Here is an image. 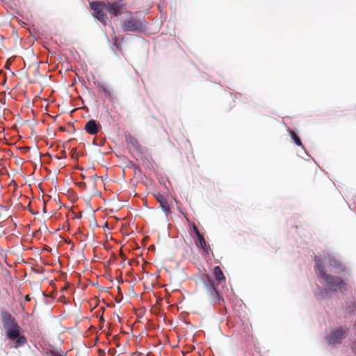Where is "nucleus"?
<instances>
[{
    "label": "nucleus",
    "instance_id": "1",
    "mask_svg": "<svg viewBox=\"0 0 356 356\" xmlns=\"http://www.w3.org/2000/svg\"><path fill=\"white\" fill-rule=\"evenodd\" d=\"M1 321L6 330V336L10 341H15V347L24 346L27 343L24 335L21 334L22 327L18 325L15 318L6 310L1 313Z\"/></svg>",
    "mask_w": 356,
    "mask_h": 356
},
{
    "label": "nucleus",
    "instance_id": "2",
    "mask_svg": "<svg viewBox=\"0 0 356 356\" xmlns=\"http://www.w3.org/2000/svg\"><path fill=\"white\" fill-rule=\"evenodd\" d=\"M314 261L316 262L315 270L318 277L323 279L331 290L337 291L346 285L344 281L340 277H334L326 273L321 259L318 257L316 256Z\"/></svg>",
    "mask_w": 356,
    "mask_h": 356
},
{
    "label": "nucleus",
    "instance_id": "3",
    "mask_svg": "<svg viewBox=\"0 0 356 356\" xmlns=\"http://www.w3.org/2000/svg\"><path fill=\"white\" fill-rule=\"evenodd\" d=\"M90 79L92 80V83L97 90L102 92L104 97L111 104L112 109H116L117 105L119 104L120 101L113 88L103 79L99 78L97 79L92 72H90Z\"/></svg>",
    "mask_w": 356,
    "mask_h": 356
},
{
    "label": "nucleus",
    "instance_id": "4",
    "mask_svg": "<svg viewBox=\"0 0 356 356\" xmlns=\"http://www.w3.org/2000/svg\"><path fill=\"white\" fill-rule=\"evenodd\" d=\"M125 18L121 21V31L122 32H131L138 33L143 31L144 27L141 26L139 21V12L124 11Z\"/></svg>",
    "mask_w": 356,
    "mask_h": 356
},
{
    "label": "nucleus",
    "instance_id": "5",
    "mask_svg": "<svg viewBox=\"0 0 356 356\" xmlns=\"http://www.w3.org/2000/svg\"><path fill=\"white\" fill-rule=\"evenodd\" d=\"M202 280L205 286V293L209 300L213 305L218 304L220 305L224 302V299L216 288L213 280L208 275H204L202 277Z\"/></svg>",
    "mask_w": 356,
    "mask_h": 356
},
{
    "label": "nucleus",
    "instance_id": "6",
    "mask_svg": "<svg viewBox=\"0 0 356 356\" xmlns=\"http://www.w3.org/2000/svg\"><path fill=\"white\" fill-rule=\"evenodd\" d=\"M125 143L127 149L130 152H135L139 156H152V149L143 146L139 141L131 134H128L125 136Z\"/></svg>",
    "mask_w": 356,
    "mask_h": 356
},
{
    "label": "nucleus",
    "instance_id": "7",
    "mask_svg": "<svg viewBox=\"0 0 356 356\" xmlns=\"http://www.w3.org/2000/svg\"><path fill=\"white\" fill-rule=\"evenodd\" d=\"M109 28L111 29L113 35L112 40H111L106 32L104 33L106 41L110 46L111 51L114 53V54L119 58L118 51L122 49V46L124 42V38H121V36H117L115 35V29L113 25H109Z\"/></svg>",
    "mask_w": 356,
    "mask_h": 356
},
{
    "label": "nucleus",
    "instance_id": "8",
    "mask_svg": "<svg viewBox=\"0 0 356 356\" xmlns=\"http://www.w3.org/2000/svg\"><path fill=\"white\" fill-rule=\"evenodd\" d=\"M348 328L339 327L334 331L330 332L326 337L325 339L328 344L333 345L335 343H341L342 340L345 338Z\"/></svg>",
    "mask_w": 356,
    "mask_h": 356
},
{
    "label": "nucleus",
    "instance_id": "9",
    "mask_svg": "<svg viewBox=\"0 0 356 356\" xmlns=\"http://www.w3.org/2000/svg\"><path fill=\"white\" fill-rule=\"evenodd\" d=\"M287 132L291 138V142L293 143L296 146L300 147L304 150L307 156H310L303 147L301 138L299 136L298 130L296 128H293V129L287 128Z\"/></svg>",
    "mask_w": 356,
    "mask_h": 356
},
{
    "label": "nucleus",
    "instance_id": "10",
    "mask_svg": "<svg viewBox=\"0 0 356 356\" xmlns=\"http://www.w3.org/2000/svg\"><path fill=\"white\" fill-rule=\"evenodd\" d=\"M90 15L92 16L96 22L100 23L104 26H108L109 27V25H112L111 24V20H109V18L108 17L106 13L104 11L95 13H90Z\"/></svg>",
    "mask_w": 356,
    "mask_h": 356
},
{
    "label": "nucleus",
    "instance_id": "11",
    "mask_svg": "<svg viewBox=\"0 0 356 356\" xmlns=\"http://www.w3.org/2000/svg\"><path fill=\"white\" fill-rule=\"evenodd\" d=\"M106 3L102 0H90L91 13L103 12L106 8Z\"/></svg>",
    "mask_w": 356,
    "mask_h": 356
},
{
    "label": "nucleus",
    "instance_id": "12",
    "mask_svg": "<svg viewBox=\"0 0 356 356\" xmlns=\"http://www.w3.org/2000/svg\"><path fill=\"white\" fill-rule=\"evenodd\" d=\"M109 15V20H111V24H113L116 26H118L119 24L121 26V21L122 19H124L126 16L124 11L119 12L118 13H115L114 15Z\"/></svg>",
    "mask_w": 356,
    "mask_h": 356
},
{
    "label": "nucleus",
    "instance_id": "13",
    "mask_svg": "<svg viewBox=\"0 0 356 356\" xmlns=\"http://www.w3.org/2000/svg\"><path fill=\"white\" fill-rule=\"evenodd\" d=\"M195 243L197 247L201 248L204 252L207 254L209 253L210 247L207 244V242L202 234L197 236V239L195 240Z\"/></svg>",
    "mask_w": 356,
    "mask_h": 356
},
{
    "label": "nucleus",
    "instance_id": "14",
    "mask_svg": "<svg viewBox=\"0 0 356 356\" xmlns=\"http://www.w3.org/2000/svg\"><path fill=\"white\" fill-rule=\"evenodd\" d=\"M139 21L141 24V26L144 27L145 30L143 31H139L138 33L146 34L149 33L148 25L149 22L146 20L145 14L143 12H139L138 14Z\"/></svg>",
    "mask_w": 356,
    "mask_h": 356
},
{
    "label": "nucleus",
    "instance_id": "15",
    "mask_svg": "<svg viewBox=\"0 0 356 356\" xmlns=\"http://www.w3.org/2000/svg\"><path fill=\"white\" fill-rule=\"evenodd\" d=\"M213 275L216 281L218 282V284H220L222 282H225V277L220 266H216L213 268Z\"/></svg>",
    "mask_w": 356,
    "mask_h": 356
},
{
    "label": "nucleus",
    "instance_id": "16",
    "mask_svg": "<svg viewBox=\"0 0 356 356\" xmlns=\"http://www.w3.org/2000/svg\"><path fill=\"white\" fill-rule=\"evenodd\" d=\"M156 197L158 202L160 203V206L162 209L166 213L169 212L170 207L167 200L161 195H156Z\"/></svg>",
    "mask_w": 356,
    "mask_h": 356
},
{
    "label": "nucleus",
    "instance_id": "17",
    "mask_svg": "<svg viewBox=\"0 0 356 356\" xmlns=\"http://www.w3.org/2000/svg\"><path fill=\"white\" fill-rule=\"evenodd\" d=\"M106 8L109 15H114L115 13H118L121 12L118 7H115V5L113 2H108L107 1V4L106 5Z\"/></svg>",
    "mask_w": 356,
    "mask_h": 356
},
{
    "label": "nucleus",
    "instance_id": "18",
    "mask_svg": "<svg viewBox=\"0 0 356 356\" xmlns=\"http://www.w3.org/2000/svg\"><path fill=\"white\" fill-rule=\"evenodd\" d=\"M98 131V127L95 121L90 118V135L95 134Z\"/></svg>",
    "mask_w": 356,
    "mask_h": 356
},
{
    "label": "nucleus",
    "instance_id": "19",
    "mask_svg": "<svg viewBox=\"0 0 356 356\" xmlns=\"http://www.w3.org/2000/svg\"><path fill=\"white\" fill-rule=\"evenodd\" d=\"M329 264L336 268L341 267V264L332 257H329Z\"/></svg>",
    "mask_w": 356,
    "mask_h": 356
},
{
    "label": "nucleus",
    "instance_id": "20",
    "mask_svg": "<svg viewBox=\"0 0 356 356\" xmlns=\"http://www.w3.org/2000/svg\"><path fill=\"white\" fill-rule=\"evenodd\" d=\"M113 3L115 5V7H118L119 10L124 8L127 2V0H117L116 1H113Z\"/></svg>",
    "mask_w": 356,
    "mask_h": 356
},
{
    "label": "nucleus",
    "instance_id": "21",
    "mask_svg": "<svg viewBox=\"0 0 356 356\" xmlns=\"http://www.w3.org/2000/svg\"><path fill=\"white\" fill-rule=\"evenodd\" d=\"M90 145L95 147V150L98 153L101 154L102 156H106L105 152H102V150L99 149V145H97L95 141H92V143H90Z\"/></svg>",
    "mask_w": 356,
    "mask_h": 356
},
{
    "label": "nucleus",
    "instance_id": "22",
    "mask_svg": "<svg viewBox=\"0 0 356 356\" xmlns=\"http://www.w3.org/2000/svg\"><path fill=\"white\" fill-rule=\"evenodd\" d=\"M193 229L194 233L195 234L196 236L202 234L195 224L193 225Z\"/></svg>",
    "mask_w": 356,
    "mask_h": 356
},
{
    "label": "nucleus",
    "instance_id": "23",
    "mask_svg": "<svg viewBox=\"0 0 356 356\" xmlns=\"http://www.w3.org/2000/svg\"><path fill=\"white\" fill-rule=\"evenodd\" d=\"M90 218H92L91 216H90ZM92 226L98 227L95 217H93V220H92V219H90V227H92Z\"/></svg>",
    "mask_w": 356,
    "mask_h": 356
},
{
    "label": "nucleus",
    "instance_id": "24",
    "mask_svg": "<svg viewBox=\"0 0 356 356\" xmlns=\"http://www.w3.org/2000/svg\"><path fill=\"white\" fill-rule=\"evenodd\" d=\"M96 250H97V248H95L93 249V252H94V258H93V259H92V261H94V262L97 261V259H101V257H97V256L96 255Z\"/></svg>",
    "mask_w": 356,
    "mask_h": 356
},
{
    "label": "nucleus",
    "instance_id": "25",
    "mask_svg": "<svg viewBox=\"0 0 356 356\" xmlns=\"http://www.w3.org/2000/svg\"><path fill=\"white\" fill-rule=\"evenodd\" d=\"M96 250H97V248H95L93 249V252H94V258H93V259H92V261H94V262L97 261V259H101V257H97V256L96 255Z\"/></svg>",
    "mask_w": 356,
    "mask_h": 356
},
{
    "label": "nucleus",
    "instance_id": "26",
    "mask_svg": "<svg viewBox=\"0 0 356 356\" xmlns=\"http://www.w3.org/2000/svg\"><path fill=\"white\" fill-rule=\"evenodd\" d=\"M92 351L98 352L99 354V356H103L105 354L104 351H102V350H101L100 349H98V348H95Z\"/></svg>",
    "mask_w": 356,
    "mask_h": 356
},
{
    "label": "nucleus",
    "instance_id": "27",
    "mask_svg": "<svg viewBox=\"0 0 356 356\" xmlns=\"http://www.w3.org/2000/svg\"><path fill=\"white\" fill-rule=\"evenodd\" d=\"M4 153H5V154H6V155H7V156H11V155H13V152H11V150H10V149H5V150H4Z\"/></svg>",
    "mask_w": 356,
    "mask_h": 356
},
{
    "label": "nucleus",
    "instance_id": "28",
    "mask_svg": "<svg viewBox=\"0 0 356 356\" xmlns=\"http://www.w3.org/2000/svg\"><path fill=\"white\" fill-rule=\"evenodd\" d=\"M30 149V147H26L22 149V154H26L28 151Z\"/></svg>",
    "mask_w": 356,
    "mask_h": 356
},
{
    "label": "nucleus",
    "instance_id": "29",
    "mask_svg": "<svg viewBox=\"0 0 356 356\" xmlns=\"http://www.w3.org/2000/svg\"><path fill=\"white\" fill-rule=\"evenodd\" d=\"M84 129L85 130L89 133V121H88L87 122H86L85 124V126H84Z\"/></svg>",
    "mask_w": 356,
    "mask_h": 356
},
{
    "label": "nucleus",
    "instance_id": "30",
    "mask_svg": "<svg viewBox=\"0 0 356 356\" xmlns=\"http://www.w3.org/2000/svg\"><path fill=\"white\" fill-rule=\"evenodd\" d=\"M161 21L162 20L165 21V19L167 18V14L166 13L161 14Z\"/></svg>",
    "mask_w": 356,
    "mask_h": 356
},
{
    "label": "nucleus",
    "instance_id": "31",
    "mask_svg": "<svg viewBox=\"0 0 356 356\" xmlns=\"http://www.w3.org/2000/svg\"><path fill=\"white\" fill-rule=\"evenodd\" d=\"M353 350L355 353H356V342L353 343L352 346Z\"/></svg>",
    "mask_w": 356,
    "mask_h": 356
},
{
    "label": "nucleus",
    "instance_id": "32",
    "mask_svg": "<svg viewBox=\"0 0 356 356\" xmlns=\"http://www.w3.org/2000/svg\"><path fill=\"white\" fill-rule=\"evenodd\" d=\"M234 102H235V99H233L232 102L230 103V108L231 109L235 106Z\"/></svg>",
    "mask_w": 356,
    "mask_h": 356
},
{
    "label": "nucleus",
    "instance_id": "33",
    "mask_svg": "<svg viewBox=\"0 0 356 356\" xmlns=\"http://www.w3.org/2000/svg\"><path fill=\"white\" fill-rule=\"evenodd\" d=\"M241 92H236L235 95H234V99H236L238 97V96H241Z\"/></svg>",
    "mask_w": 356,
    "mask_h": 356
},
{
    "label": "nucleus",
    "instance_id": "34",
    "mask_svg": "<svg viewBox=\"0 0 356 356\" xmlns=\"http://www.w3.org/2000/svg\"><path fill=\"white\" fill-rule=\"evenodd\" d=\"M92 96L95 97V94L94 93V92H93V91L92 90V89L90 88V97H91Z\"/></svg>",
    "mask_w": 356,
    "mask_h": 356
},
{
    "label": "nucleus",
    "instance_id": "35",
    "mask_svg": "<svg viewBox=\"0 0 356 356\" xmlns=\"http://www.w3.org/2000/svg\"><path fill=\"white\" fill-rule=\"evenodd\" d=\"M40 156H49L50 154L49 153H46L44 154H42L40 153Z\"/></svg>",
    "mask_w": 356,
    "mask_h": 356
},
{
    "label": "nucleus",
    "instance_id": "36",
    "mask_svg": "<svg viewBox=\"0 0 356 356\" xmlns=\"http://www.w3.org/2000/svg\"><path fill=\"white\" fill-rule=\"evenodd\" d=\"M25 299L26 301H29L30 300L29 296V295L26 296Z\"/></svg>",
    "mask_w": 356,
    "mask_h": 356
},
{
    "label": "nucleus",
    "instance_id": "37",
    "mask_svg": "<svg viewBox=\"0 0 356 356\" xmlns=\"http://www.w3.org/2000/svg\"><path fill=\"white\" fill-rule=\"evenodd\" d=\"M140 158H141L143 163H144V160L147 159V157H143V156H141ZM143 165H144V163H143Z\"/></svg>",
    "mask_w": 356,
    "mask_h": 356
},
{
    "label": "nucleus",
    "instance_id": "38",
    "mask_svg": "<svg viewBox=\"0 0 356 356\" xmlns=\"http://www.w3.org/2000/svg\"><path fill=\"white\" fill-rule=\"evenodd\" d=\"M38 161H39L40 164L42 165L41 157L38 158Z\"/></svg>",
    "mask_w": 356,
    "mask_h": 356
},
{
    "label": "nucleus",
    "instance_id": "39",
    "mask_svg": "<svg viewBox=\"0 0 356 356\" xmlns=\"http://www.w3.org/2000/svg\"><path fill=\"white\" fill-rule=\"evenodd\" d=\"M136 37L139 38H142L143 39V38L142 36H140V35H136Z\"/></svg>",
    "mask_w": 356,
    "mask_h": 356
},
{
    "label": "nucleus",
    "instance_id": "40",
    "mask_svg": "<svg viewBox=\"0 0 356 356\" xmlns=\"http://www.w3.org/2000/svg\"><path fill=\"white\" fill-rule=\"evenodd\" d=\"M353 312V309H349V312H350V313H351V312Z\"/></svg>",
    "mask_w": 356,
    "mask_h": 356
},
{
    "label": "nucleus",
    "instance_id": "41",
    "mask_svg": "<svg viewBox=\"0 0 356 356\" xmlns=\"http://www.w3.org/2000/svg\"><path fill=\"white\" fill-rule=\"evenodd\" d=\"M97 193H97V191H95V192L93 193V195H97Z\"/></svg>",
    "mask_w": 356,
    "mask_h": 356
},
{
    "label": "nucleus",
    "instance_id": "42",
    "mask_svg": "<svg viewBox=\"0 0 356 356\" xmlns=\"http://www.w3.org/2000/svg\"><path fill=\"white\" fill-rule=\"evenodd\" d=\"M56 158L59 159H62L63 157L58 156Z\"/></svg>",
    "mask_w": 356,
    "mask_h": 356
}]
</instances>
